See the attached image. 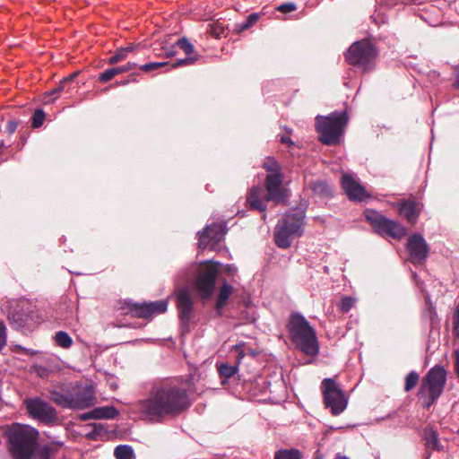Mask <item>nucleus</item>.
I'll return each instance as SVG.
<instances>
[{
  "instance_id": "nucleus-1",
  "label": "nucleus",
  "mask_w": 459,
  "mask_h": 459,
  "mask_svg": "<svg viewBox=\"0 0 459 459\" xmlns=\"http://www.w3.org/2000/svg\"><path fill=\"white\" fill-rule=\"evenodd\" d=\"M192 383L188 378H164L156 382L146 399L137 404L141 415L152 421L177 416L190 406Z\"/></svg>"
},
{
  "instance_id": "nucleus-2",
  "label": "nucleus",
  "mask_w": 459,
  "mask_h": 459,
  "mask_svg": "<svg viewBox=\"0 0 459 459\" xmlns=\"http://www.w3.org/2000/svg\"><path fill=\"white\" fill-rule=\"evenodd\" d=\"M8 450L13 459H31L39 446V432L28 425L13 424L6 430Z\"/></svg>"
},
{
  "instance_id": "nucleus-3",
  "label": "nucleus",
  "mask_w": 459,
  "mask_h": 459,
  "mask_svg": "<svg viewBox=\"0 0 459 459\" xmlns=\"http://www.w3.org/2000/svg\"><path fill=\"white\" fill-rule=\"evenodd\" d=\"M291 342L306 355L318 353L319 347L314 329L301 315L293 314L288 323Z\"/></svg>"
},
{
  "instance_id": "nucleus-4",
  "label": "nucleus",
  "mask_w": 459,
  "mask_h": 459,
  "mask_svg": "<svg viewBox=\"0 0 459 459\" xmlns=\"http://www.w3.org/2000/svg\"><path fill=\"white\" fill-rule=\"evenodd\" d=\"M446 383V371L442 366H435L422 378L417 396L420 405L429 410L442 394Z\"/></svg>"
},
{
  "instance_id": "nucleus-5",
  "label": "nucleus",
  "mask_w": 459,
  "mask_h": 459,
  "mask_svg": "<svg viewBox=\"0 0 459 459\" xmlns=\"http://www.w3.org/2000/svg\"><path fill=\"white\" fill-rule=\"evenodd\" d=\"M348 124L346 112H333L329 116H317L316 128L319 134V140L325 145H337Z\"/></svg>"
},
{
  "instance_id": "nucleus-6",
  "label": "nucleus",
  "mask_w": 459,
  "mask_h": 459,
  "mask_svg": "<svg viewBox=\"0 0 459 459\" xmlns=\"http://www.w3.org/2000/svg\"><path fill=\"white\" fill-rule=\"evenodd\" d=\"M304 213L296 211L285 215L275 228L274 240L281 248H288L295 237L302 234Z\"/></svg>"
},
{
  "instance_id": "nucleus-7",
  "label": "nucleus",
  "mask_w": 459,
  "mask_h": 459,
  "mask_svg": "<svg viewBox=\"0 0 459 459\" xmlns=\"http://www.w3.org/2000/svg\"><path fill=\"white\" fill-rule=\"evenodd\" d=\"M7 318L15 329H30L40 322L36 307L25 299L17 301L12 307Z\"/></svg>"
},
{
  "instance_id": "nucleus-8",
  "label": "nucleus",
  "mask_w": 459,
  "mask_h": 459,
  "mask_svg": "<svg viewBox=\"0 0 459 459\" xmlns=\"http://www.w3.org/2000/svg\"><path fill=\"white\" fill-rule=\"evenodd\" d=\"M220 264L207 261L200 264L194 281V287L202 299H209L213 294Z\"/></svg>"
},
{
  "instance_id": "nucleus-9",
  "label": "nucleus",
  "mask_w": 459,
  "mask_h": 459,
  "mask_svg": "<svg viewBox=\"0 0 459 459\" xmlns=\"http://www.w3.org/2000/svg\"><path fill=\"white\" fill-rule=\"evenodd\" d=\"M364 215L374 231L383 237L401 239L407 234L406 229L401 223L387 219L377 211L367 210Z\"/></svg>"
},
{
  "instance_id": "nucleus-10",
  "label": "nucleus",
  "mask_w": 459,
  "mask_h": 459,
  "mask_svg": "<svg viewBox=\"0 0 459 459\" xmlns=\"http://www.w3.org/2000/svg\"><path fill=\"white\" fill-rule=\"evenodd\" d=\"M50 399L57 405L68 409H86L95 404L96 398L90 390L75 393L51 390Z\"/></svg>"
},
{
  "instance_id": "nucleus-11",
  "label": "nucleus",
  "mask_w": 459,
  "mask_h": 459,
  "mask_svg": "<svg viewBox=\"0 0 459 459\" xmlns=\"http://www.w3.org/2000/svg\"><path fill=\"white\" fill-rule=\"evenodd\" d=\"M377 56V50L369 40L363 39L353 43L345 54L346 61L351 65L361 67L364 71L370 68Z\"/></svg>"
},
{
  "instance_id": "nucleus-12",
  "label": "nucleus",
  "mask_w": 459,
  "mask_h": 459,
  "mask_svg": "<svg viewBox=\"0 0 459 459\" xmlns=\"http://www.w3.org/2000/svg\"><path fill=\"white\" fill-rule=\"evenodd\" d=\"M324 403L333 415L342 413L347 406V399L340 385L333 378H325L321 384Z\"/></svg>"
},
{
  "instance_id": "nucleus-13",
  "label": "nucleus",
  "mask_w": 459,
  "mask_h": 459,
  "mask_svg": "<svg viewBox=\"0 0 459 459\" xmlns=\"http://www.w3.org/2000/svg\"><path fill=\"white\" fill-rule=\"evenodd\" d=\"M23 404L29 415L43 423H51L56 420V410L44 400L34 397L24 400Z\"/></svg>"
},
{
  "instance_id": "nucleus-14",
  "label": "nucleus",
  "mask_w": 459,
  "mask_h": 459,
  "mask_svg": "<svg viewBox=\"0 0 459 459\" xmlns=\"http://www.w3.org/2000/svg\"><path fill=\"white\" fill-rule=\"evenodd\" d=\"M227 232L224 223H212L198 233V247L201 249L213 248L221 242Z\"/></svg>"
},
{
  "instance_id": "nucleus-15",
  "label": "nucleus",
  "mask_w": 459,
  "mask_h": 459,
  "mask_svg": "<svg viewBox=\"0 0 459 459\" xmlns=\"http://www.w3.org/2000/svg\"><path fill=\"white\" fill-rule=\"evenodd\" d=\"M167 300H158L150 303H127L128 312L134 317L148 318L164 313L167 310Z\"/></svg>"
},
{
  "instance_id": "nucleus-16",
  "label": "nucleus",
  "mask_w": 459,
  "mask_h": 459,
  "mask_svg": "<svg viewBox=\"0 0 459 459\" xmlns=\"http://www.w3.org/2000/svg\"><path fill=\"white\" fill-rule=\"evenodd\" d=\"M407 250L414 264H423L429 254V247L422 236L419 234L411 235L408 238Z\"/></svg>"
},
{
  "instance_id": "nucleus-17",
  "label": "nucleus",
  "mask_w": 459,
  "mask_h": 459,
  "mask_svg": "<svg viewBox=\"0 0 459 459\" xmlns=\"http://www.w3.org/2000/svg\"><path fill=\"white\" fill-rule=\"evenodd\" d=\"M283 174L266 175L264 186L267 200L280 203L286 196V190L282 187Z\"/></svg>"
},
{
  "instance_id": "nucleus-18",
  "label": "nucleus",
  "mask_w": 459,
  "mask_h": 459,
  "mask_svg": "<svg viewBox=\"0 0 459 459\" xmlns=\"http://www.w3.org/2000/svg\"><path fill=\"white\" fill-rule=\"evenodd\" d=\"M341 183L350 200L362 202L370 197L367 190L349 174L342 177Z\"/></svg>"
},
{
  "instance_id": "nucleus-19",
  "label": "nucleus",
  "mask_w": 459,
  "mask_h": 459,
  "mask_svg": "<svg viewBox=\"0 0 459 459\" xmlns=\"http://www.w3.org/2000/svg\"><path fill=\"white\" fill-rule=\"evenodd\" d=\"M194 300L186 289L179 290L177 293V307L180 319L187 324L192 316Z\"/></svg>"
},
{
  "instance_id": "nucleus-20",
  "label": "nucleus",
  "mask_w": 459,
  "mask_h": 459,
  "mask_svg": "<svg viewBox=\"0 0 459 459\" xmlns=\"http://www.w3.org/2000/svg\"><path fill=\"white\" fill-rule=\"evenodd\" d=\"M177 45L187 55L186 58H182L170 65V69L177 68L181 65H191L199 60L200 55L195 51L193 44L188 39L182 38L178 40Z\"/></svg>"
},
{
  "instance_id": "nucleus-21",
  "label": "nucleus",
  "mask_w": 459,
  "mask_h": 459,
  "mask_svg": "<svg viewBox=\"0 0 459 459\" xmlns=\"http://www.w3.org/2000/svg\"><path fill=\"white\" fill-rule=\"evenodd\" d=\"M271 200H267L266 194L259 186L252 187L247 196V203L253 210L264 211L266 204Z\"/></svg>"
},
{
  "instance_id": "nucleus-22",
  "label": "nucleus",
  "mask_w": 459,
  "mask_h": 459,
  "mask_svg": "<svg viewBox=\"0 0 459 459\" xmlns=\"http://www.w3.org/2000/svg\"><path fill=\"white\" fill-rule=\"evenodd\" d=\"M245 343H239L233 347V350L238 353L237 365L231 366L229 364H221L218 367V371L221 377L230 378L238 370V365L240 363L241 359L246 355Z\"/></svg>"
},
{
  "instance_id": "nucleus-23",
  "label": "nucleus",
  "mask_w": 459,
  "mask_h": 459,
  "mask_svg": "<svg viewBox=\"0 0 459 459\" xmlns=\"http://www.w3.org/2000/svg\"><path fill=\"white\" fill-rule=\"evenodd\" d=\"M421 208V204L412 200H406L401 204L400 212L409 222L414 223L420 213Z\"/></svg>"
},
{
  "instance_id": "nucleus-24",
  "label": "nucleus",
  "mask_w": 459,
  "mask_h": 459,
  "mask_svg": "<svg viewBox=\"0 0 459 459\" xmlns=\"http://www.w3.org/2000/svg\"><path fill=\"white\" fill-rule=\"evenodd\" d=\"M117 415V411L114 407L105 406L98 407L94 410L85 412L80 416L81 420H88L91 419H113Z\"/></svg>"
},
{
  "instance_id": "nucleus-25",
  "label": "nucleus",
  "mask_w": 459,
  "mask_h": 459,
  "mask_svg": "<svg viewBox=\"0 0 459 459\" xmlns=\"http://www.w3.org/2000/svg\"><path fill=\"white\" fill-rule=\"evenodd\" d=\"M232 292L233 287L230 284L224 282L221 285V287L219 290L215 304V308L218 311H221L228 304V300L231 296Z\"/></svg>"
},
{
  "instance_id": "nucleus-26",
  "label": "nucleus",
  "mask_w": 459,
  "mask_h": 459,
  "mask_svg": "<svg viewBox=\"0 0 459 459\" xmlns=\"http://www.w3.org/2000/svg\"><path fill=\"white\" fill-rule=\"evenodd\" d=\"M424 439L428 449L440 451L442 446L439 443L437 432L430 427L424 429Z\"/></svg>"
},
{
  "instance_id": "nucleus-27",
  "label": "nucleus",
  "mask_w": 459,
  "mask_h": 459,
  "mask_svg": "<svg viewBox=\"0 0 459 459\" xmlns=\"http://www.w3.org/2000/svg\"><path fill=\"white\" fill-rule=\"evenodd\" d=\"M135 49V46L130 45L126 48H120L117 49L115 54L108 59V63L109 65L117 64L123 60H125L129 53L134 52Z\"/></svg>"
},
{
  "instance_id": "nucleus-28",
  "label": "nucleus",
  "mask_w": 459,
  "mask_h": 459,
  "mask_svg": "<svg viewBox=\"0 0 459 459\" xmlns=\"http://www.w3.org/2000/svg\"><path fill=\"white\" fill-rule=\"evenodd\" d=\"M274 459H302V453L296 448L281 449L275 453Z\"/></svg>"
},
{
  "instance_id": "nucleus-29",
  "label": "nucleus",
  "mask_w": 459,
  "mask_h": 459,
  "mask_svg": "<svg viewBox=\"0 0 459 459\" xmlns=\"http://www.w3.org/2000/svg\"><path fill=\"white\" fill-rule=\"evenodd\" d=\"M77 74L74 73V74H70L69 76L64 78L60 82L59 84L55 87L53 90H51L48 94L50 96H55L53 99L55 100L56 98V95H58L60 92H62L63 91L65 90V88L67 87V91L70 90V88L68 87L69 84L72 83V82L74 81V79L76 77Z\"/></svg>"
},
{
  "instance_id": "nucleus-30",
  "label": "nucleus",
  "mask_w": 459,
  "mask_h": 459,
  "mask_svg": "<svg viewBox=\"0 0 459 459\" xmlns=\"http://www.w3.org/2000/svg\"><path fill=\"white\" fill-rule=\"evenodd\" d=\"M263 168L266 170L267 175L282 174L281 169L278 161L273 157H266L263 162Z\"/></svg>"
},
{
  "instance_id": "nucleus-31",
  "label": "nucleus",
  "mask_w": 459,
  "mask_h": 459,
  "mask_svg": "<svg viewBox=\"0 0 459 459\" xmlns=\"http://www.w3.org/2000/svg\"><path fill=\"white\" fill-rule=\"evenodd\" d=\"M55 341L58 346L64 349H68L73 344L72 338L68 335V333L63 331H59L56 333Z\"/></svg>"
},
{
  "instance_id": "nucleus-32",
  "label": "nucleus",
  "mask_w": 459,
  "mask_h": 459,
  "mask_svg": "<svg viewBox=\"0 0 459 459\" xmlns=\"http://www.w3.org/2000/svg\"><path fill=\"white\" fill-rule=\"evenodd\" d=\"M114 455L117 459H133V449L128 446H118L115 448Z\"/></svg>"
},
{
  "instance_id": "nucleus-33",
  "label": "nucleus",
  "mask_w": 459,
  "mask_h": 459,
  "mask_svg": "<svg viewBox=\"0 0 459 459\" xmlns=\"http://www.w3.org/2000/svg\"><path fill=\"white\" fill-rule=\"evenodd\" d=\"M420 376L415 371H411L405 377L404 391H411L419 383Z\"/></svg>"
},
{
  "instance_id": "nucleus-34",
  "label": "nucleus",
  "mask_w": 459,
  "mask_h": 459,
  "mask_svg": "<svg viewBox=\"0 0 459 459\" xmlns=\"http://www.w3.org/2000/svg\"><path fill=\"white\" fill-rule=\"evenodd\" d=\"M310 187L313 190V192L321 195H327L330 194V187L324 181L311 182Z\"/></svg>"
},
{
  "instance_id": "nucleus-35",
  "label": "nucleus",
  "mask_w": 459,
  "mask_h": 459,
  "mask_svg": "<svg viewBox=\"0 0 459 459\" xmlns=\"http://www.w3.org/2000/svg\"><path fill=\"white\" fill-rule=\"evenodd\" d=\"M355 299L351 297H343L338 303V309L342 313H347L353 307Z\"/></svg>"
},
{
  "instance_id": "nucleus-36",
  "label": "nucleus",
  "mask_w": 459,
  "mask_h": 459,
  "mask_svg": "<svg viewBox=\"0 0 459 459\" xmlns=\"http://www.w3.org/2000/svg\"><path fill=\"white\" fill-rule=\"evenodd\" d=\"M31 126L33 128L40 127L45 121V113L41 109H37L32 115Z\"/></svg>"
},
{
  "instance_id": "nucleus-37",
  "label": "nucleus",
  "mask_w": 459,
  "mask_h": 459,
  "mask_svg": "<svg viewBox=\"0 0 459 459\" xmlns=\"http://www.w3.org/2000/svg\"><path fill=\"white\" fill-rule=\"evenodd\" d=\"M168 62H152L140 66V69L145 73H151L154 70L160 69L163 66L168 65Z\"/></svg>"
},
{
  "instance_id": "nucleus-38",
  "label": "nucleus",
  "mask_w": 459,
  "mask_h": 459,
  "mask_svg": "<svg viewBox=\"0 0 459 459\" xmlns=\"http://www.w3.org/2000/svg\"><path fill=\"white\" fill-rule=\"evenodd\" d=\"M116 75H117V71H116L114 67L109 68L100 74L99 81L100 82H107L112 80Z\"/></svg>"
},
{
  "instance_id": "nucleus-39",
  "label": "nucleus",
  "mask_w": 459,
  "mask_h": 459,
  "mask_svg": "<svg viewBox=\"0 0 459 459\" xmlns=\"http://www.w3.org/2000/svg\"><path fill=\"white\" fill-rule=\"evenodd\" d=\"M209 27V33L215 38H220L224 33V28L218 22L211 23Z\"/></svg>"
},
{
  "instance_id": "nucleus-40",
  "label": "nucleus",
  "mask_w": 459,
  "mask_h": 459,
  "mask_svg": "<svg viewBox=\"0 0 459 459\" xmlns=\"http://www.w3.org/2000/svg\"><path fill=\"white\" fill-rule=\"evenodd\" d=\"M453 334L455 338H459V304L456 306L453 316Z\"/></svg>"
},
{
  "instance_id": "nucleus-41",
  "label": "nucleus",
  "mask_w": 459,
  "mask_h": 459,
  "mask_svg": "<svg viewBox=\"0 0 459 459\" xmlns=\"http://www.w3.org/2000/svg\"><path fill=\"white\" fill-rule=\"evenodd\" d=\"M259 19L257 13H251L247 16L246 22L240 25V30H244L253 26Z\"/></svg>"
},
{
  "instance_id": "nucleus-42",
  "label": "nucleus",
  "mask_w": 459,
  "mask_h": 459,
  "mask_svg": "<svg viewBox=\"0 0 459 459\" xmlns=\"http://www.w3.org/2000/svg\"><path fill=\"white\" fill-rule=\"evenodd\" d=\"M34 459H50V449L48 446L42 447L33 455Z\"/></svg>"
},
{
  "instance_id": "nucleus-43",
  "label": "nucleus",
  "mask_w": 459,
  "mask_h": 459,
  "mask_svg": "<svg viewBox=\"0 0 459 459\" xmlns=\"http://www.w3.org/2000/svg\"><path fill=\"white\" fill-rule=\"evenodd\" d=\"M136 67H137V65L135 63L128 62L125 65H121V66L114 67V68L116 69V71H117V74H121L129 72Z\"/></svg>"
},
{
  "instance_id": "nucleus-44",
  "label": "nucleus",
  "mask_w": 459,
  "mask_h": 459,
  "mask_svg": "<svg viewBox=\"0 0 459 459\" xmlns=\"http://www.w3.org/2000/svg\"><path fill=\"white\" fill-rule=\"evenodd\" d=\"M6 345V327L4 322L0 321V351Z\"/></svg>"
},
{
  "instance_id": "nucleus-45",
  "label": "nucleus",
  "mask_w": 459,
  "mask_h": 459,
  "mask_svg": "<svg viewBox=\"0 0 459 459\" xmlns=\"http://www.w3.org/2000/svg\"><path fill=\"white\" fill-rule=\"evenodd\" d=\"M297 9L296 4L293 3H287L281 4L277 10L283 13H289Z\"/></svg>"
},
{
  "instance_id": "nucleus-46",
  "label": "nucleus",
  "mask_w": 459,
  "mask_h": 459,
  "mask_svg": "<svg viewBox=\"0 0 459 459\" xmlns=\"http://www.w3.org/2000/svg\"><path fill=\"white\" fill-rule=\"evenodd\" d=\"M18 127V122L16 120H9L5 126V132L8 134H13Z\"/></svg>"
},
{
  "instance_id": "nucleus-47",
  "label": "nucleus",
  "mask_w": 459,
  "mask_h": 459,
  "mask_svg": "<svg viewBox=\"0 0 459 459\" xmlns=\"http://www.w3.org/2000/svg\"><path fill=\"white\" fill-rule=\"evenodd\" d=\"M453 357L455 359V374L457 375L458 378H459V350H455L454 352H453Z\"/></svg>"
},
{
  "instance_id": "nucleus-48",
  "label": "nucleus",
  "mask_w": 459,
  "mask_h": 459,
  "mask_svg": "<svg viewBox=\"0 0 459 459\" xmlns=\"http://www.w3.org/2000/svg\"><path fill=\"white\" fill-rule=\"evenodd\" d=\"M455 82H454V87L455 89H459V65L455 67Z\"/></svg>"
},
{
  "instance_id": "nucleus-49",
  "label": "nucleus",
  "mask_w": 459,
  "mask_h": 459,
  "mask_svg": "<svg viewBox=\"0 0 459 459\" xmlns=\"http://www.w3.org/2000/svg\"><path fill=\"white\" fill-rule=\"evenodd\" d=\"M280 141H281V143L288 144V145H292L293 144V142L291 141V139L288 135L281 136V140Z\"/></svg>"
},
{
  "instance_id": "nucleus-50",
  "label": "nucleus",
  "mask_w": 459,
  "mask_h": 459,
  "mask_svg": "<svg viewBox=\"0 0 459 459\" xmlns=\"http://www.w3.org/2000/svg\"><path fill=\"white\" fill-rule=\"evenodd\" d=\"M334 459H350V458L344 455L337 454Z\"/></svg>"
},
{
  "instance_id": "nucleus-51",
  "label": "nucleus",
  "mask_w": 459,
  "mask_h": 459,
  "mask_svg": "<svg viewBox=\"0 0 459 459\" xmlns=\"http://www.w3.org/2000/svg\"><path fill=\"white\" fill-rule=\"evenodd\" d=\"M5 146L4 141H0V153L2 152V149Z\"/></svg>"
},
{
  "instance_id": "nucleus-52",
  "label": "nucleus",
  "mask_w": 459,
  "mask_h": 459,
  "mask_svg": "<svg viewBox=\"0 0 459 459\" xmlns=\"http://www.w3.org/2000/svg\"><path fill=\"white\" fill-rule=\"evenodd\" d=\"M248 353H250L252 356H255V352L253 351L252 350H249Z\"/></svg>"
}]
</instances>
